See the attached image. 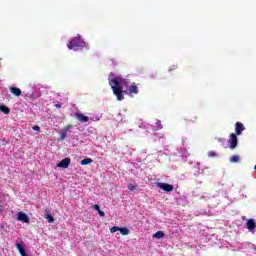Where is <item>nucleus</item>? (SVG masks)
Here are the masks:
<instances>
[{
	"mask_svg": "<svg viewBox=\"0 0 256 256\" xmlns=\"http://www.w3.org/2000/svg\"><path fill=\"white\" fill-rule=\"evenodd\" d=\"M108 81L117 101H123L125 99V91L123 89L131 85V80L124 78L121 74L111 72L108 76Z\"/></svg>",
	"mask_w": 256,
	"mask_h": 256,
	"instance_id": "nucleus-1",
	"label": "nucleus"
},
{
	"mask_svg": "<svg viewBox=\"0 0 256 256\" xmlns=\"http://www.w3.org/2000/svg\"><path fill=\"white\" fill-rule=\"evenodd\" d=\"M67 47L72 51H83V49L89 51L91 49V47H89V44L86 43L85 40L81 38V35L79 34L69 41Z\"/></svg>",
	"mask_w": 256,
	"mask_h": 256,
	"instance_id": "nucleus-2",
	"label": "nucleus"
},
{
	"mask_svg": "<svg viewBox=\"0 0 256 256\" xmlns=\"http://www.w3.org/2000/svg\"><path fill=\"white\" fill-rule=\"evenodd\" d=\"M125 89H127L126 91H124V93H128V95H137L139 93V87H137V84L130 82V84L128 85V87H125Z\"/></svg>",
	"mask_w": 256,
	"mask_h": 256,
	"instance_id": "nucleus-3",
	"label": "nucleus"
},
{
	"mask_svg": "<svg viewBox=\"0 0 256 256\" xmlns=\"http://www.w3.org/2000/svg\"><path fill=\"white\" fill-rule=\"evenodd\" d=\"M71 129H73V125H68L64 128H62L59 132L60 135V141H65V139H67V137H69V131H71Z\"/></svg>",
	"mask_w": 256,
	"mask_h": 256,
	"instance_id": "nucleus-4",
	"label": "nucleus"
},
{
	"mask_svg": "<svg viewBox=\"0 0 256 256\" xmlns=\"http://www.w3.org/2000/svg\"><path fill=\"white\" fill-rule=\"evenodd\" d=\"M230 149H236L239 143V139L235 133L230 134V138L228 140Z\"/></svg>",
	"mask_w": 256,
	"mask_h": 256,
	"instance_id": "nucleus-5",
	"label": "nucleus"
},
{
	"mask_svg": "<svg viewBox=\"0 0 256 256\" xmlns=\"http://www.w3.org/2000/svg\"><path fill=\"white\" fill-rule=\"evenodd\" d=\"M156 187H158L159 189H162V191H166V193H171V191H173V185L163 183V182L156 183Z\"/></svg>",
	"mask_w": 256,
	"mask_h": 256,
	"instance_id": "nucleus-6",
	"label": "nucleus"
},
{
	"mask_svg": "<svg viewBox=\"0 0 256 256\" xmlns=\"http://www.w3.org/2000/svg\"><path fill=\"white\" fill-rule=\"evenodd\" d=\"M117 231H119L121 233V235H129L128 228H120V227L114 226L110 229L111 233H117Z\"/></svg>",
	"mask_w": 256,
	"mask_h": 256,
	"instance_id": "nucleus-7",
	"label": "nucleus"
},
{
	"mask_svg": "<svg viewBox=\"0 0 256 256\" xmlns=\"http://www.w3.org/2000/svg\"><path fill=\"white\" fill-rule=\"evenodd\" d=\"M17 221H21L22 223H29V216L25 212H18Z\"/></svg>",
	"mask_w": 256,
	"mask_h": 256,
	"instance_id": "nucleus-8",
	"label": "nucleus"
},
{
	"mask_svg": "<svg viewBox=\"0 0 256 256\" xmlns=\"http://www.w3.org/2000/svg\"><path fill=\"white\" fill-rule=\"evenodd\" d=\"M245 131V126L241 122H236L235 124V133L236 135H241Z\"/></svg>",
	"mask_w": 256,
	"mask_h": 256,
	"instance_id": "nucleus-9",
	"label": "nucleus"
},
{
	"mask_svg": "<svg viewBox=\"0 0 256 256\" xmlns=\"http://www.w3.org/2000/svg\"><path fill=\"white\" fill-rule=\"evenodd\" d=\"M246 226L248 231H250V233H255V220L248 219L246 222Z\"/></svg>",
	"mask_w": 256,
	"mask_h": 256,
	"instance_id": "nucleus-10",
	"label": "nucleus"
},
{
	"mask_svg": "<svg viewBox=\"0 0 256 256\" xmlns=\"http://www.w3.org/2000/svg\"><path fill=\"white\" fill-rule=\"evenodd\" d=\"M71 163V158H65L60 163H58L57 167H61L62 169H67Z\"/></svg>",
	"mask_w": 256,
	"mask_h": 256,
	"instance_id": "nucleus-11",
	"label": "nucleus"
},
{
	"mask_svg": "<svg viewBox=\"0 0 256 256\" xmlns=\"http://www.w3.org/2000/svg\"><path fill=\"white\" fill-rule=\"evenodd\" d=\"M9 91L14 97H21V90L18 87H10Z\"/></svg>",
	"mask_w": 256,
	"mask_h": 256,
	"instance_id": "nucleus-12",
	"label": "nucleus"
},
{
	"mask_svg": "<svg viewBox=\"0 0 256 256\" xmlns=\"http://www.w3.org/2000/svg\"><path fill=\"white\" fill-rule=\"evenodd\" d=\"M76 119L80 121V123H87L89 121V117L81 113L76 114Z\"/></svg>",
	"mask_w": 256,
	"mask_h": 256,
	"instance_id": "nucleus-13",
	"label": "nucleus"
},
{
	"mask_svg": "<svg viewBox=\"0 0 256 256\" xmlns=\"http://www.w3.org/2000/svg\"><path fill=\"white\" fill-rule=\"evenodd\" d=\"M16 247L21 256H27V252H25V247L21 243H16Z\"/></svg>",
	"mask_w": 256,
	"mask_h": 256,
	"instance_id": "nucleus-14",
	"label": "nucleus"
},
{
	"mask_svg": "<svg viewBox=\"0 0 256 256\" xmlns=\"http://www.w3.org/2000/svg\"><path fill=\"white\" fill-rule=\"evenodd\" d=\"M0 111L5 113V115H9L11 113V109L5 105H0Z\"/></svg>",
	"mask_w": 256,
	"mask_h": 256,
	"instance_id": "nucleus-15",
	"label": "nucleus"
},
{
	"mask_svg": "<svg viewBox=\"0 0 256 256\" xmlns=\"http://www.w3.org/2000/svg\"><path fill=\"white\" fill-rule=\"evenodd\" d=\"M91 163H93V159L86 158V159L81 160L80 165H91Z\"/></svg>",
	"mask_w": 256,
	"mask_h": 256,
	"instance_id": "nucleus-16",
	"label": "nucleus"
},
{
	"mask_svg": "<svg viewBox=\"0 0 256 256\" xmlns=\"http://www.w3.org/2000/svg\"><path fill=\"white\" fill-rule=\"evenodd\" d=\"M241 161V157L239 155H234L230 158V163H239Z\"/></svg>",
	"mask_w": 256,
	"mask_h": 256,
	"instance_id": "nucleus-17",
	"label": "nucleus"
},
{
	"mask_svg": "<svg viewBox=\"0 0 256 256\" xmlns=\"http://www.w3.org/2000/svg\"><path fill=\"white\" fill-rule=\"evenodd\" d=\"M154 239H162V237H165V234L162 231H157L154 235H153Z\"/></svg>",
	"mask_w": 256,
	"mask_h": 256,
	"instance_id": "nucleus-18",
	"label": "nucleus"
},
{
	"mask_svg": "<svg viewBox=\"0 0 256 256\" xmlns=\"http://www.w3.org/2000/svg\"><path fill=\"white\" fill-rule=\"evenodd\" d=\"M153 127L156 129V131H159V129H163V124H161V121L157 120Z\"/></svg>",
	"mask_w": 256,
	"mask_h": 256,
	"instance_id": "nucleus-19",
	"label": "nucleus"
},
{
	"mask_svg": "<svg viewBox=\"0 0 256 256\" xmlns=\"http://www.w3.org/2000/svg\"><path fill=\"white\" fill-rule=\"evenodd\" d=\"M45 219H47L48 223H53V221H55L50 213L45 214Z\"/></svg>",
	"mask_w": 256,
	"mask_h": 256,
	"instance_id": "nucleus-20",
	"label": "nucleus"
},
{
	"mask_svg": "<svg viewBox=\"0 0 256 256\" xmlns=\"http://www.w3.org/2000/svg\"><path fill=\"white\" fill-rule=\"evenodd\" d=\"M128 189L129 191H135V189H137V186H135V184H128Z\"/></svg>",
	"mask_w": 256,
	"mask_h": 256,
	"instance_id": "nucleus-21",
	"label": "nucleus"
},
{
	"mask_svg": "<svg viewBox=\"0 0 256 256\" xmlns=\"http://www.w3.org/2000/svg\"><path fill=\"white\" fill-rule=\"evenodd\" d=\"M208 157H217V152H215V151H210V152H208Z\"/></svg>",
	"mask_w": 256,
	"mask_h": 256,
	"instance_id": "nucleus-22",
	"label": "nucleus"
},
{
	"mask_svg": "<svg viewBox=\"0 0 256 256\" xmlns=\"http://www.w3.org/2000/svg\"><path fill=\"white\" fill-rule=\"evenodd\" d=\"M32 129L33 131H38V132L41 131V127H39L38 125L33 126Z\"/></svg>",
	"mask_w": 256,
	"mask_h": 256,
	"instance_id": "nucleus-23",
	"label": "nucleus"
},
{
	"mask_svg": "<svg viewBox=\"0 0 256 256\" xmlns=\"http://www.w3.org/2000/svg\"><path fill=\"white\" fill-rule=\"evenodd\" d=\"M93 209H94L95 211H98V212L101 211V207H99V205H97V204H95V205L93 206Z\"/></svg>",
	"mask_w": 256,
	"mask_h": 256,
	"instance_id": "nucleus-24",
	"label": "nucleus"
},
{
	"mask_svg": "<svg viewBox=\"0 0 256 256\" xmlns=\"http://www.w3.org/2000/svg\"><path fill=\"white\" fill-rule=\"evenodd\" d=\"M98 213H99L100 217H105V212L100 210Z\"/></svg>",
	"mask_w": 256,
	"mask_h": 256,
	"instance_id": "nucleus-25",
	"label": "nucleus"
},
{
	"mask_svg": "<svg viewBox=\"0 0 256 256\" xmlns=\"http://www.w3.org/2000/svg\"><path fill=\"white\" fill-rule=\"evenodd\" d=\"M175 69H177V66H176V65H173L172 67L169 68V71H173V70H175Z\"/></svg>",
	"mask_w": 256,
	"mask_h": 256,
	"instance_id": "nucleus-26",
	"label": "nucleus"
},
{
	"mask_svg": "<svg viewBox=\"0 0 256 256\" xmlns=\"http://www.w3.org/2000/svg\"><path fill=\"white\" fill-rule=\"evenodd\" d=\"M56 109H61V103L55 104Z\"/></svg>",
	"mask_w": 256,
	"mask_h": 256,
	"instance_id": "nucleus-27",
	"label": "nucleus"
},
{
	"mask_svg": "<svg viewBox=\"0 0 256 256\" xmlns=\"http://www.w3.org/2000/svg\"><path fill=\"white\" fill-rule=\"evenodd\" d=\"M91 121H99V117L90 118Z\"/></svg>",
	"mask_w": 256,
	"mask_h": 256,
	"instance_id": "nucleus-28",
	"label": "nucleus"
},
{
	"mask_svg": "<svg viewBox=\"0 0 256 256\" xmlns=\"http://www.w3.org/2000/svg\"><path fill=\"white\" fill-rule=\"evenodd\" d=\"M1 211H3V206L2 205H0V213H1Z\"/></svg>",
	"mask_w": 256,
	"mask_h": 256,
	"instance_id": "nucleus-29",
	"label": "nucleus"
}]
</instances>
